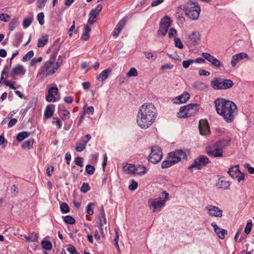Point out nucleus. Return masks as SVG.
I'll return each instance as SVG.
<instances>
[{"label":"nucleus","instance_id":"obj_1","mask_svg":"<svg viewBox=\"0 0 254 254\" xmlns=\"http://www.w3.org/2000/svg\"><path fill=\"white\" fill-rule=\"evenodd\" d=\"M157 110L152 103H144L140 107L136 118L137 125L141 128H147L154 122Z\"/></svg>","mask_w":254,"mask_h":254},{"label":"nucleus","instance_id":"obj_2","mask_svg":"<svg viewBox=\"0 0 254 254\" xmlns=\"http://www.w3.org/2000/svg\"><path fill=\"white\" fill-rule=\"evenodd\" d=\"M216 111L218 114L223 117L228 122H232L236 114L237 106L229 100L218 98L214 101Z\"/></svg>","mask_w":254,"mask_h":254},{"label":"nucleus","instance_id":"obj_3","mask_svg":"<svg viewBox=\"0 0 254 254\" xmlns=\"http://www.w3.org/2000/svg\"><path fill=\"white\" fill-rule=\"evenodd\" d=\"M187 155L186 152L181 149H177L174 151L169 152L167 159L161 164L162 168H169L174 164L183 160H187Z\"/></svg>","mask_w":254,"mask_h":254},{"label":"nucleus","instance_id":"obj_4","mask_svg":"<svg viewBox=\"0 0 254 254\" xmlns=\"http://www.w3.org/2000/svg\"><path fill=\"white\" fill-rule=\"evenodd\" d=\"M56 57L55 53L51 56L50 60L45 63L44 66L40 68L38 75H42V78H45L48 75L54 73L58 69L59 65H55V64Z\"/></svg>","mask_w":254,"mask_h":254},{"label":"nucleus","instance_id":"obj_5","mask_svg":"<svg viewBox=\"0 0 254 254\" xmlns=\"http://www.w3.org/2000/svg\"><path fill=\"white\" fill-rule=\"evenodd\" d=\"M162 196H164L163 198L158 197L148 199V206L150 209L152 210L153 212H159L163 209L168 198L169 193L164 191L162 192Z\"/></svg>","mask_w":254,"mask_h":254},{"label":"nucleus","instance_id":"obj_6","mask_svg":"<svg viewBox=\"0 0 254 254\" xmlns=\"http://www.w3.org/2000/svg\"><path fill=\"white\" fill-rule=\"evenodd\" d=\"M185 14L192 20L197 19L199 15L200 8L198 4L194 1L190 0L184 9Z\"/></svg>","mask_w":254,"mask_h":254},{"label":"nucleus","instance_id":"obj_7","mask_svg":"<svg viewBox=\"0 0 254 254\" xmlns=\"http://www.w3.org/2000/svg\"><path fill=\"white\" fill-rule=\"evenodd\" d=\"M162 155V150L159 146H153L151 148V152L148 157V160L153 164H156L161 161Z\"/></svg>","mask_w":254,"mask_h":254},{"label":"nucleus","instance_id":"obj_8","mask_svg":"<svg viewBox=\"0 0 254 254\" xmlns=\"http://www.w3.org/2000/svg\"><path fill=\"white\" fill-rule=\"evenodd\" d=\"M209 162L210 161L208 157L203 155H200L199 157L195 159L193 163L188 167V169L190 171H192L193 168L200 170Z\"/></svg>","mask_w":254,"mask_h":254},{"label":"nucleus","instance_id":"obj_9","mask_svg":"<svg viewBox=\"0 0 254 254\" xmlns=\"http://www.w3.org/2000/svg\"><path fill=\"white\" fill-rule=\"evenodd\" d=\"M211 85L214 89H226L233 85L232 80H211Z\"/></svg>","mask_w":254,"mask_h":254},{"label":"nucleus","instance_id":"obj_10","mask_svg":"<svg viewBox=\"0 0 254 254\" xmlns=\"http://www.w3.org/2000/svg\"><path fill=\"white\" fill-rule=\"evenodd\" d=\"M221 142H217L213 146H209L206 147L205 150L207 154L210 156L214 157H222V150L218 148Z\"/></svg>","mask_w":254,"mask_h":254},{"label":"nucleus","instance_id":"obj_11","mask_svg":"<svg viewBox=\"0 0 254 254\" xmlns=\"http://www.w3.org/2000/svg\"><path fill=\"white\" fill-rule=\"evenodd\" d=\"M48 90L46 99L49 102H55L57 101L56 95L58 94L59 89L55 84H51Z\"/></svg>","mask_w":254,"mask_h":254},{"label":"nucleus","instance_id":"obj_12","mask_svg":"<svg viewBox=\"0 0 254 254\" xmlns=\"http://www.w3.org/2000/svg\"><path fill=\"white\" fill-rule=\"evenodd\" d=\"M209 215L216 217H221L223 211L218 207L213 205H208L205 207Z\"/></svg>","mask_w":254,"mask_h":254},{"label":"nucleus","instance_id":"obj_13","mask_svg":"<svg viewBox=\"0 0 254 254\" xmlns=\"http://www.w3.org/2000/svg\"><path fill=\"white\" fill-rule=\"evenodd\" d=\"M202 56L204 59L210 62L213 65L217 67H220L221 66V62L215 57L211 56L209 53H202Z\"/></svg>","mask_w":254,"mask_h":254},{"label":"nucleus","instance_id":"obj_14","mask_svg":"<svg viewBox=\"0 0 254 254\" xmlns=\"http://www.w3.org/2000/svg\"><path fill=\"white\" fill-rule=\"evenodd\" d=\"M211 226L213 228L214 231L218 238L221 240L225 238V235L227 234V231L225 229L220 228L215 222H212Z\"/></svg>","mask_w":254,"mask_h":254},{"label":"nucleus","instance_id":"obj_15","mask_svg":"<svg viewBox=\"0 0 254 254\" xmlns=\"http://www.w3.org/2000/svg\"><path fill=\"white\" fill-rule=\"evenodd\" d=\"M199 132L202 135H207L210 132V128L207 121L206 120H201L199 123Z\"/></svg>","mask_w":254,"mask_h":254},{"label":"nucleus","instance_id":"obj_16","mask_svg":"<svg viewBox=\"0 0 254 254\" xmlns=\"http://www.w3.org/2000/svg\"><path fill=\"white\" fill-rule=\"evenodd\" d=\"M190 98V94L187 92H184L182 94L174 98L173 102L175 104H182L186 102Z\"/></svg>","mask_w":254,"mask_h":254},{"label":"nucleus","instance_id":"obj_17","mask_svg":"<svg viewBox=\"0 0 254 254\" xmlns=\"http://www.w3.org/2000/svg\"><path fill=\"white\" fill-rule=\"evenodd\" d=\"M198 106L197 104H190L182 107L181 111H183L184 109H186L188 112H190L189 115L191 116L196 112L198 109Z\"/></svg>","mask_w":254,"mask_h":254},{"label":"nucleus","instance_id":"obj_18","mask_svg":"<svg viewBox=\"0 0 254 254\" xmlns=\"http://www.w3.org/2000/svg\"><path fill=\"white\" fill-rule=\"evenodd\" d=\"M25 69L22 65L18 64L14 67L11 71L12 75H23L25 73Z\"/></svg>","mask_w":254,"mask_h":254},{"label":"nucleus","instance_id":"obj_19","mask_svg":"<svg viewBox=\"0 0 254 254\" xmlns=\"http://www.w3.org/2000/svg\"><path fill=\"white\" fill-rule=\"evenodd\" d=\"M191 44L194 45L200 40V35L197 32H193L189 36Z\"/></svg>","mask_w":254,"mask_h":254},{"label":"nucleus","instance_id":"obj_20","mask_svg":"<svg viewBox=\"0 0 254 254\" xmlns=\"http://www.w3.org/2000/svg\"><path fill=\"white\" fill-rule=\"evenodd\" d=\"M228 173L233 179H237L238 178V165L230 168Z\"/></svg>","mask_w":254,"mask_h":254},{"label":"nucleus","instance_id":"obj_21","mask_svg":"<svg viewBox=\"0 0 254 254\" xmlns=\"http://www.w3.org/2000/svg\"><path fill=\"white\" fill-rule=\"evenodd\" d=\"M84 29L85 32L82 34L80 39L83 41H87L89 38V33L91 29L88 25L85 26Z\"/></svg>","mask_w":254,"mask_h":254},{"label":"nucleus","instance_id":"obj_22","mask_svg":"<svg viewBox=\"0 0 254 254\" xmlns=\"http://www.w3.org/2000/svg\"><path fill=\"white\" fill-rule=\"evenodd\" d=\"M218 186L219 188L227 189L230 186L229 182L226 181L224 178H220L218 182Z\"/></svg>","mask_w":254,"mask_h":254},{"label":"nucleus","instance_id":"obj_23","mask_svg":"<svg viewBox=\"0 0 254 254\" xmlns=\"http://www.w3.org/2000/svg\"><path fill=\"white\" fill-rule=\"evenodd\" d=\"M160 25L164 26V27L169 28V27L171 25V21L170 18L167 16L164 17L160 22Z\"/></svg>","mask_w":254,"mask_h":254},{"label":"nucleus","instance_id":"obj_24","mask_svg":"<svg viewBox=\"0 0 254 254\" xmlns=\"http://www.w3.org/2000/svg\"><path fill=\"white\" fill-rule=\"evenodd\" d=\"M111 73L112 70L109 68L104 70L99 75L97 79H99L100 78L101 79H106L109 77Z\"/></svg>","mask_w":254,"mask_h":254},{"label":"nucleus","instance_id":"obj_25","mask_svg":"<svg viewBox=\"0 0 254 254\" xmlns=\"http://www.w3.org/2000/svg\"><path fill=\"white\" fill-rule=\"evenodd\" d=\"M54 113V110L53 109V105H48L46 107V108L44 112V116L46 118H51Z\"/></svg>","mask_w":254,"mask_h":254},{"label":"nucleus","instance_id":"obj_26","mask_svg":"<svg viewBox=\"0 0 254 254\" xmlns=\"http://www.w3.org/2000/svg\"><path fill=\"white\" fill-rule=\"evenodd\" d=\"M193 86L199 90H204L207 87V85L201 80H197Z\"/></svg>","mask_w":254,"mask_h":254},{"label":"nucleus","instance_id":"obj_27","mask_svg":"<svg viewBox=\"0 0 254 254\" xmlns=\"http://www.w3.org/2000/svg\"><path fill=\"white\" fill-rule=\"evenodd\" d=\"M182 107L180 108L179 112L177 113V117L179 118H186L190 117V112H188L186 109H184L181 111Z\"/></svg>","mask_w":254,"mask_h":254},{"label":"nucleus","instance_id":"obj_28","mask_svg":"<svg viewBox=\"0 0 254 254\" xmlns=\"http://www.w3.org/2000/svg\"><path fill=\"white\" fill-rule=\"evenodd\" d=\"M48 41V36L44 35L41 39H39L38 41L37 46L39 48L43 47Z\"/></svg>","mask_w":254,"mask_h":254},{"label":"nucleus","instance_id":"obj_29","mask_svg":"<svg viewBox=\"0 0 254 254\" xmlns=\"http://www.w3.org/2000/svg\"><path fill=\"white\" fill-rule=\"evenodd\" d=\"M30 133L27 131L19 132L17 135L16 139L18 141H22L28 137Z\"/></svg>","mask_w":254,"mask_h":254},{"label":"nucleus","instance_id":"obj_30","mask_svg":"<svg viewBox=\"0 0 254 254\" xmlns=\"http://www.w3.org/2000/svg\"><path fill=\"white\" fill-rule=\"evenodd\" d=\"M42 248L46 250H51L52 249V244L48 241H43L41 242Z\"/></svg>","mask_w":254,"mask_h":254},{"label":"nucleus","instance_id":"obj_31","mask_svg":"<svg viewBox=\"0 0 254 254\" xmlns=\"http://www.w3.org/2000/svg\"><path fill=\"white\" fill-rule=\"evenodd\" d=\"M33 140L32 139H29L24 141L21 145L23 148H31L33 147Z\"/></svg>","mask_w":254,"mask_h":254},{"label":"nucleus","instance_id":"obj_32","mask_svg":"<svg viewBox=\"0 0 254 254\" xmlns=\"http://www.w3.org/2000/svg\"><path fill=\"white\" fill-rule=\"evenodd\" d=\"M60 209L62 213H67L69 212V207L66 203L63 202L60 204Z\"/></svg>","mask_w":254,"mask_h":254},{"label":"nucleus","instance_id":"obj_33","mask_svg":"<svg viewBox=\"0 0 254 254\" xmlns=\"http://www.w3.org/2000/svg\"><path fill=\"white\" fill-rule=\"evenodd\" d=\"M18 23L17 19H13L9 24V30L11 31H13L18 25Z\"/></svg>","mask_w":254,"mask_h":254},{"label":"nucleus","instance_id":"obj_34","mask_svg":"<svg viewBox=\"0 0 254 254\" xmlns=\"http://www.w3.org/2000/svg\"><path fill=\"white\" fill-rule=\"evenodd\" d=\"M87 141H83L82 143L77 144L75 150L77 152H81L85 149L86 146Z\"/></svg>","mask_w":254,"mask_h":254},{"label":"nucleus","instance_id":"obj_35","mask_svg":"<svg viewBox=\"0 0 254 254\" xmlns=\"http://www.w3.org/2000/svg\"><path fill=\"white\" fill-rule=\"evenodd\" d=\"M136 173L138 175H144L146 173L147 169L143 166H138L136 168Z\"/></svg>","mask_w":254,"mask_h":254},{"label":"nucleus","instance_id":"obj_36","mask_svg":"<svg viewBox=\"0 0 254 254\" xmlns=\"http://www.w3.org/2000/svg\"><path fill=\"white\" fill-rule=\"evenodd\" d=\"M126 23V19L125 18H124L118 22L115 29L119 30L120 31H121L125 25Z\"/></svg>","mask_w":254,"mask_h":254},{"label":"nucleus","instance_id":"obj_37","mask_svg":"<svg viewBox=\"0 0 254 254\" xmlns=\"http://www.w3.org/2000/svg\"><path fill=\"white\" fill-rule=\"evenodd\" d=\"M64 221L65 223L71 225L74 224L75 223V219L70 215L64 217Z\"/></svg>","mask_w":254,"mask_h":254},{"label":"nucleus","instance_id":"obj_38","mask_svg":"<svg viewBox=\"0 0 254 254\" xmlns=\"http://www.w3.org/2000/svg\"><path fill=\"white\" fill-rule=\"evenodd\" d=\"M95 168L91 165H87L85 167V171L89 175H93L95 172Z\"/></svg>","mask_w":254,"mask_h":254},{"label":"nucleus","instance_id":"obj_39","mask_svg":"<svg viewBox=\"0 0 254 254\" xmlns=\"http://www.w3.org/2000/svg\"><path fill=\"white\" fill-rule=\"evenodd\" d=\"M137 75V72L136 68L132 67L130 70L126 73V75L127 77H130L132 76H136Z\"/></svg>","mask_w":254,"mask_h":254},{"label":"nucleus","instance_id":"obj_40","mask_svg":"<svg viewBox=\"0 0 254 254\" xmlns=\"http://www.w3.org/2000/svg\"><path fill=\"white\" fill-rule=\"evenodd\" d=\"M252 226H253L252 221L251 219H250L249 220V221L247 222V225L245 229V233L246 234H250V233L251 232V231L252 230Z\"/></svg>","mask_w":254,"mask_h":254},{"label":"nucleus","instance_id":"obj_41","mask_svg":"<svg viewBox=\"0 0 254 254\" xmlns=\"http://www.w3.org/2000/svg\"><path fill=\"white\" fill-rule=\"evenodd\" d=\"M32 21V19L31 18H25L24 19L22 25L24 28H27L31 24Z\"/></svg>","mask_w":254,"mask_h":254},{"label":"nucleus","instance_id":"obj_42","mask_svg":"<svg viewBox=\"0 0 254 254\" xmlns=\"http://www.w3.org/2000/svg\"><path fill=\"white\" fill-rule=\"evenodd\" d=\"M38 234L35 232H33L28 238H26L27 241H30L31 242H37L38 240Z\"/></svg>","mask_w":254,"mask_h":254},{"label":"nucleus","instance_id":"obj_43","mask_svg":"<svg viewBox=\"0 0 254 254\" xmlns=\"http://www.w3.org/2000/svg\"><path fill=\"white\" fill-rule=\"evenodd\" d=\"M144 54L147 59L151 60L153 61H155L157 58V55L155 54H153L150 52H144Z\"/></svg>","mask_w":254,"mask_h":254},{"label":"nucleus","instance_id":"obj_44","mask_svg":"<svg viewBox=\"0 0 254 254\" xmlns=\"http://www.w3.org/2000/svg\"><path fill=\"white\" fill-rule=\"evenodd\" d=\"M67 251L70 254H79V253L76 251V249L72 245H68Z\"/></svg>","mask_w":254,"mask_h":254},{"label":"nucleus","instance_id":"obj_45","mask_svg":"<svg viewBox=\"0 0 254 254\" xmlns=\"http://www.w3.org/2000/svg\"><path fill=\"white\" fill-rule=\"evenodd\" d=\"M94 203H89L86 207V212L87 214L91 215L93 214L94 212L93 210V208L94 206Z\"/></svg>","mask_w":254,"mask_h":254},{"label":"nucleus","instance_id":"obj_46","mask_svg":"<svg viewBox=\"0 0 254 254\" xmlns=\"http://www.w3.org/2000/svg\"><path fill=\"white\" fill-rule=\"evenodd\" d=\"M194 63V60L190 59L187 61H184L182 63L183 66L185 68H187L189 66Z\"/></svg>","mask_w":254,"mask_h":254},{"label":"nucleus","instance_id":"obj_47","mask_svg":"<svg viewBox=\"0 0 254 254\" xmlns=\"http://www.w3.org/2000/svg\"><path fill=\"white\" fill-rule=\"evenodd\" d=\"M52 123L55 125L58 128H60L62 127V123L60 119L58 118H54L53 119Z\"/></svg>","mask_w":254,"mask_h":254},{"label":"nucleus","instance_id":"obj_48","mask_svg":"<svg viewBox=\"0 0 254 254\" xmlns=\"http://www.w3.org/2000/svg\"><path fill=\"white\" fill-rule=\"evenodd\" d=\"M83 158L80 157H77L74 159L75 164L80 167L83 166Z\"/></svg>","mask_w":254,"mask_h":254},{"label":"nucleus","instance_id":"obj_49","mask_svg":"<svg viewBox=\"0 0 254 254\" xmlns=\"http://www.w3.org/2000/svg\"><path fill=\"white\" fill-rule=\"evenodd\" d=\"M168 28L166 27H164V26L160 25V28L159 31H158V33L159 35L161 34L163 36H165L168 32Z\"/></svg>","mask_w":254,"mask_h":254},{"label":"nucleus","instance_id":"obj_50","mask_svg":"<svg viewBox=\"0 0 254 254\" xmlns=\"http://www.w3.org/2000/svg\"><path fill=\"white\" fill-rule=\"evenodd\" d=\"M174 41L175 46L179 48L180 49H182L184 47L183 44H182L181 40L178 38H175Z\"/></svg>","mask_w":254,"mask_h":254},{"label":"nucleus","instance_id":"obj_51","mask_svg":"<svg viewBox=\"0 0 254 254\" xmlns=\"http://www.w3.org/2000/svg\"><path fill=\"white\" fill-rule=\"evenodd\" d=\"M136 168L134 165L132 164H129L127 168V171L128 174H136Z\"/></svg>","mask_w":254,"mask_h":254},{"label":"nucleus","instance_id":"obj_52","mask_svg":"<svg viewBox=\"0 0 254 254\" xmlns=\"http://www.w3.org/2000/svg\"><path fill=\"white\" fill-rule=\"evenodd\" d=\"M44 14L43 12H40L38 13L37 15V19L39 22V24L41 25H43L44 23Z\"/></svg>","mask_w":254,"mask_h":254},{"label":"nucleus","instance_id":"obj_53","mask_svg":"<svg viewBox=\"0 0 254 254\" xmlns=\"http://www.w3.org/2000/svg\"><path fill=\"white\" fill-rule=\"evenodd\" d=\"M90 190V187L87 183H83L80 188L81 192L86 193Z\"/></svg>","mask_w":254,"mask_h":254},{"label":"nucleus","instance_id":"obj_54","mask_svg":"<svg viewBox=\"0 0 254 254\" xmlns=\"http://www.w3.org/2000/svg\"><path fill=\"white\" fill-rule=\"evenodd\" d=\"M137 183L133 180H131V184L129 185L128 189L131 190H134L137 188Z\"/></svg>","mask_w":254,"mask_h":254},{"label":"nucleus","instance_id":"obj_55","mask_svg":"<svg viewBox=\"0 0 254 254\" xmlns=\"http://www.w3.org/2000/svg\"><path fill=\"white\" fill-rule=\"evenodd\" d=\"M34 56V52L32 51L28 52L23 57V61H27Z\"/></svg>","mask_w":254,"mask_h":254},{"label":"nucleus","instance_id":"obj_56","mask_svg":"<svg viewBox=\"0 0 254 254\" xmlns=\"http://www.w3.org/2000/svg\"><path fill=\"white\" fill-rule=\"evenodd\" d=\"M238 62V54H236L234 55L232 57L231 61V65L233 67H234L237 63Z\"/></svg>","mask_w":254,"mask_h":254},{"label":"nucleus","instance_id":"obj_57","mask_svg":"<svg viewBox=\"0 0 254 254\" xmlns=\"http://www.w3.org/2000/svg\"><path fill=\"white\" fill-rule=\"evenodd\" d=\"M42 60V57L33 59L30 62V65L34 66L37 63L41 62Z\"/></svg>","mask_w":254,"mask_h":254},{"label":"nucleus","instance_id":"obj_58","mask_svg":"<svg viewBox=\"0 0 254 254\" xmlns=\"http://www.w3.org/2000/svg\"><path fill=\"white\" fill-rule=\"evenodd\" d=\"M9 18V16L7 14H0V20L7 22Z\"/></svg>","mask_w":254,"mask_h":254},{"label":"nucleus","instance_id":"obj_59","mask_svg":"<svg viewBox=\"0 0 254 254\" xmlns=\"http://www.w3.org/2000/svg\"><path fill=\"white\" fill-rule=\"evenodd\" d=\"M8 77V71L6 68L3 70L1 72L0 79H5Z\"/></svg>","mask_w":254,"mask_h":254},{"label":"nucleus","instance_id":"obj_60","mask_svg":"<svg viewBox=\"0 0 254 254\" xmlns=\"http://www.w3.org/2000/svg\"><path fill=\"white\" fill-rule=\"evenodd\" d=\"M245 167L248 169L249 173L251 174H254V168L250 166L248 163L245 164Z\"/></svg>","mask_w":254,"mask_h":254},{"label":"nucleus","instance_id":"obj_61","mask_svg":"<svg viewBox=\"0 0 254 254\" xmlns=\"http://www.w3.org/2000/svg\"><path fill=\"white\" fill-rule=\"evenodd\" d=\"M17 122V119H16L15 118H13V119H11L10 121L8 123V127L9 128L12 127L13 126H14L16 124Z\"/></svg>","mask_w":254,"mask_h":254},{"label":"nucleus","instance_id":"obj_62","mask_svg":"<svg viewBox=\"0 0 254 254\" xmlns=\"http://www.w3.org/2000/svg\"><path fill=\"white\" fill-rule=\"evenodd\" d=\"M47 2V0H38L37 6L39 8L44 7Z\"/></svg>","mask_w":254,"mask_h":254},{"label":"nucleus","instance_id":"obj_63","mask_svg":"<svg viewBox=\"0 0 254 254\" xmlns=\"http://www.w3.org/2000/svg\"><path fill=\"white\" fill-rule=\"evenodd\" d=\"M177 33V31L174 28H171L169 31L168 36L170 38H172Z\"/></svg>","mask_w":254,"mask_h":254},{"label":"nucleus","instance_id":"obj_64","mask_svg":"<svg viewBox=\"0 0 254 254\" xmlns=\"http://www.w3.org/2000/svg\"><path fill=\"white\" fill-rule=\"evenodd\" d=\"M200 76H208L210 74V72L204 70V69H200L198 72Z\"/></svg>","mask_w":254,"mask_h":254}]
</instances>
